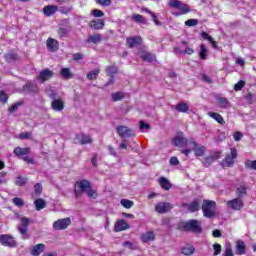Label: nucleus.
Listing matches in <instances>:
<instances>
[{"label": "nucleus", "mask_w": 256, "mask_h": 256, "mask_svg": "<svg viewBox=\"0 0 256 256\" xmlns=\"http://www.w3.org/2000/svg\"><path fill=\"white\" fill-rule=\"evenodd\" d=\"M82 193H87L88 197H91L92 199L97 197V193L91 189V182L87 180H81L75 184L76 197H80Z\"/></svg>", "instance_id": "f257e3e1"}, {"label": "nucleus", "mask_w": 256, "mask_h": 256, "mask_svg": "<svg viewBox=\"0 0 256 256\" xmlns=\"http://www.w3.org/2000/svg\"><path fill=\"white\" fill-rule=\"evenodd\" d=\"M191 151H194L197 157H203V155H205V147L199 146L193 138L189 139V148L182 150L181 153L186 157H189Z\"/></svg>", "instance_id": "f03ea898"}, {"label": "nucleus", "mask_w": 256, "mask_h": 256, "mask_svg": "<svg viewBox=\"0 0 256 256\" xmlns=\"http://www.w3.org/2000/svg\"><path fill=\"white\" fill-rule=\"evenodd\" d=\"M217 208V203L213 200H204L202 204V213L206 219H213L217 212L215 209Z\"/></svg>", "instance_id": "7ed1b4c3"}, {"label": "nucleus", "mask_w": 256, "mask_h": 256, "mask_svg": "<svg viewBox=\"0 0 256 256\" xmlns=\"http://www.w3.org/2000/svg\"><path fill=\"white\" fill-rule=\"evenodd\" d=\"M237 159V149L231 148L230 154H227L225 159L221 162L222 167H233Z\"/></svg>", "instance_id": "20e7f679"}, {"label": "nucleus", "mask_w": 256, "mask_h": 256, "mask_svg": "<svg viewBox=\"0 0 256 256\" xmlns=\"http://www.w3.org/2000/svg\"><path fill=\"white\" fill-rule=\"evenodd\" d=\"M169 5L170 7H172V9H178V11H181L182 13H191V8L189 7V5L179 0H170Z\"/></svg>", "instance_id": "39448f33"}, {"label": "nucleus", "mask_w": 256, "mask_h": 256, "mask_svg": "<svg viewBox=\"0 0 256 256\" xmlns=\"http://www.w3.org/2000/svg\"><path fill=\"white\" fill-rule=\"evenodd\" d=\"M184 229L193 233H201V222L195 219L189 220L184 224Z\"/></svg>", "instance_id": "423d86ee"}, {"label": "nucleus", "mask_w": 256, "mask_h": 256, "mask_svg": "<svg viewBox=\"0 0 256 256\" xmlns=\"http://www.w3.org/2000/svg\"><path fill=\"white\" fill-rule=\"evenodd\" d=\"M116 131L119 137H123V138L135 137V130L127 126H118L116 128Z\"/></svg>", "instance_id": "0eeeda50"}, {"label": "nucleus", "mask_w": 256, "mask_h": 256, "mask_svg": "<svg viewBox=\"0 0 256 256\" xmlns=\"http://www.w3.org/2000/svg\"><path fill=\"white\" fill-rule=\"evenodd\" d=\"M50 99H53L51 108L53 111L61 112L65 109V101L63 99H55V94H49Z\"/></svg>", "instance_id": "6e6552de"}, {"label": "nucleus", "mask_w": 256, "mask_h": 256, "mask_svg": "<svg viewBox=\"0 0 256 256\" xmlns=\"http://www.w3.org/2000/svg\"><path fill=\"white\" fill-rule=\"evenodd\" d=\"M173 145L176 147H186V149H189L191 146H189V140L183 136V134H178L176 137L173 139Z\"/></svg>", "instance_id": "1a4fd4ad"}, {"label": "nucleus", "mask_w": 256, "mask_h": 256, "mask_svg": "<svg viewBox=\"0 0 256 256\" xmlns=\"http://www.w3.org/2000/svg\"><path fill=\"white\" fill-rule=\"evenodd\" d=\"M69 225H71V218L59 219L53 223V229L55 231H63V229H67Z\"/></svg>", "instance_id": "9d476101"}, {"label": "nucleus", "mask_w": 256, "mask_h": 256, "mask_svg": "<svg viewBox=\"0 0 256 256\" xmlns=\"http://www.w3.org/2000/svg\"><path fill=\"white\" fill-rule=\"evenodd\" d=\"M171 209H173V204L169 202H159L155 206L156 213H160L161 215L169 213Z\"/></svg>", "instance_id": "9b49d317"}, {"label": "nucleus", "mask_w": 256, "mask_h": 256, "mask_svg": "<svg viewBox=\"0 0 256 256\" xmlns=\"http://www.w3.org/2000/svg\"><path fill=\"white\" fill-rule=\"evenodd\" d=\"M0 243L4 247H17V242L15 241V238L8 234L0 235Z\"/></svg>", "instance_id": "f8f14e48"}, {"label": "nucleus", "mask_w": 256, "mask_h": 256, "mask_svg": "<svg viewBox=\"0 0 256 256\" xmlns=\"http://www.w3.org/2000/svg\"><path fill=\"white\" fill-rule=\"evenodd\" d=\"M21 226H18V231L23 235V239H27V227H29V223H31V219L27 217H21Z\"/></svg>", "instance_id": "ddd939ff"}, {"label": "nucleus", "mask_w": 256, "mask_h": 256, "mask_svg": "<svg viewBox=\"0 0 256 256\" xmlns=\"http://www.w3.org/2000/svg\"><path fill=\"white\" fill-rule=\"evenodd\" d=\"M243 205V200L241 198H234L227 202V207L232 209V211H241Z\"/></svg>", "instance_id": "4468645a"}, {"label": "nucleus", "mask_w": 256, "mask_h": 256, "mask_svg": "<svg viewBox=\"0 0 256 256\" xmlns=\"http://www.w3.org/2000/svg\"><path fill=\"white\" fill-rule=\"evenodd\" d=\"M127 229H131V225H129V223H127V221L123 219L117 220L114 224V231L116 233H119L121 231H127Z\"/></svg>", "instance_id": "2eb2a0df"}, {"label": "nucleus", "mask_w": 256, "mask_h": 256, "mask_svg": "<svg viewBox=\"0 0 256 256\" xmlns=\"http://www.w3.org/2000/svg\"><path fill=\"white\" fill-rule=\"evenodd\" d=\"M46 47L48 51L55 53L56 51H59V41L53 38H48L46 41Z\"/></svg>", "instance_id": "dca6fc26"}, {"label": "nucleus", "mask_w": 256, "mask_h": 256, "mask_svg": "<svg viewBox=\"0 0 256 256\" xmlns=\"http://www.w3.org/2000/svg\"><path fill=\"white\" fill-rule=\"evenodd\" d=\"M53 77V71L49 69L42 70L38 76V81L40 83H45V81H49Z\"/></svg>", "instance_id": "f3484780"}, {"label": "nucleus", "mask_w": 256, "mask_h": 256, "mask_svg": "<svg viewBox=\"0 0 256 256\" xmlns=\"http://www.w3.org/2000/svg\"><path fill=\"white\" fill-rule=\"evenodd\" d=\"M185 207H187L190 213H195L196 211H199V209H201V201L199 199H196L190 204H185Z\"/></svg>", "instance_id": "a211bd4d"}, {"label": "nucleus", "mask_w": 256, "mask_h": 256, "mask_svg": "<svg viewBox=\"0 0 256 256\" xmlns=\"http://www.w3.org/2000/svg\"><path fill=\"white\" fill-rule=\"evenodd\" d=\"M247 253V245L243 242V240L236 241V255H245Z\"/></svg>", "instance_id": "6ab92c4d"}, {"label": "nucleus", "mask_w": 256, "mask_h": 256, "mask_svg": "<svg viewBox=\"0 0 256 256\" xmlns=\"http://www.w3.org/2000/svg\"><path fill=\"white\" fill-rule=\"evenodd\" d=\"M126 43L130 49H133V47H137V45H141V37L135 36V37L127 38Z\"/></svg>", "instance_id": "aec40b11"}, {"label": "nucleus", "mask_w": 256, "mask_h": 256, "mask_svg": "<svg viewBox=\"0 0 256 256\" xmlns=\"http://www.w3.org/2000/svg\"><path fill=\"white\" fill-rule=\"evenodd\" d=\"M76 139L78 143H80V145H87L89 143H93V139H91V136L85 134L77 135Z\"/></svg>", "instance_id": "412c9836"}, {"label": "nucleus", "mask_w": 256, "mask_h": 256, "mask_svg": "<svg viewBox=\"0 0 256 256\" xmlns=\"http://www.w3.org/2000/svg\"><path fill=\"white\" fill-rule=\"evenodd\" d=\"M90 27L91 29H103V27H105V21H103L102 19H98V20H91L90 21Z\"/></svg>", "instance_id": "4be33fe9"}, {"label": "nucleus", "mask_w": 256, "mask_h": 256, "mask_svg": "<svg viewBox=\"0 0 256 256\" xmlns=\"http://www.w3.org/2000/svg\"><path fill=\"white\" fill-rule=\"evenodd\" d=\"M43 13L46 17H51V15H55L57 13V6L55 5H48L43 8Z\"/></svg>", "instance_id": "5701e85b"}, {"label": "nucleus", "mask_w": 256, "mask_h": 256, "mask_svg": "<svg viewBox=\"0 0 256 256\" xmlns=\"http://www.w3.org/2000/svg\"><path fill=\"white\" fill-rule=\"evenodd\" d=\"M141 241L143 243H149V241H155V233L153 231H149V232L142 234Z\"/></svg>", "instance_id": "b1692460"}, {"label": "nucleus", "mask_w": 256, "mask_h": 256, "mask_svg": "<svg viewBox=\"0 0 256 256\" xmlns=\"http://www.w3.org/2000/svg\"><path fill=\"white\" fill-rule=\"evenodd\" d=\"M43 251H45V244H37V245L32 247L31 255L39 256L40 253H42Z\"/></svg>", "instance_id": "393cba45"}, {"label": "nucleus", "mask_w": 256, "mask_h": 256, "mask_svg": "<svg viewBox=\"0 0 256 256\" xmlns=\"http://www.w3.org/2000/svg\"><path fill=\"white\" fill-rule=\"evenodd\" d=\"M29 153H31V148L29 147H26V148L17 147L14 149V155H16L17 157H21V155H29Z\"/></svg>", "instance_id": "a878e982"}, {"label": "nucleus", "mask_w": 256, "mask_h": 256, "mask_svg": "<svg viewBox=\"0 0 256 256\" xmlns=\"http://www.w3.org/2000/svg\"><path fill=\"white\" fill-rule=\"evenodd\" d=\"M106 73L108 75V77H111L110 80L108 81L107 85H112L113 83V75H115V73H117V66H109L106 69Z\"/></svg>", "instance_id": "bb28decb"}, {"label": "nucleus", "mask_w": 256, "mask_h": 256, "mask_svg": "<svg viewBox=\"0 0 256 256\" xmlns=\"http://www.w3.org/2000/svg\"><path fill=\"white\" fill-rule=\"evenodd\" d=\"M209 117L214 119V121H217L220 125H225V119H223V116L221 114L216 112H208Z\"/></svg>", "instance_id": "cd10ccee"}, {"label": "nucleus", "mask_w": 256, "mask_h": 256, "mask_svg": "<svg viewBox=\"0 0 256 256\" xmlns=\"http://www.w3.org/2000/svg\"><path fill=\"white\" fill-rule=\"evenodd\" d=\"M141 59L143 61H147L148 63H153V61H156L157 57L153 53H144L141 55Z\"/></svg>", "instance_id": "c85d7f7f"}, {"label": "nucleus", "mask_w": 256, "mask_h": 256, "mask_svg": "<svg viewBox=\"0 0 256 256\" xmlns=\"http://www.w3.org/2000/svg\"><path fill=\"white\" fill-rule=\"evenodd\" d=\"M159 183L162 189H165V191H169V189H171V183L167 178L161 177L159 179Z\"/></svg>", "instance_id": "c756f323"}, {"label": "nucleus", "mask_w": 256, "mask_h": 256, "mask_svg": "<svg viewBox=\"0 0 256 256\" xmlns=\"http://www.w3.org/2000/svg\"><path fill=\"white\" fill-rule=\"evenodd\" d=\"M103 40V36L101 34H94L89 36L88 38V43H101V41Z\"/></svg>", "instance_id": "7c9ffc66"}, {"label": "nucleus", "mask_w": 256, "mask_h": 256, "mask_svg": "<svg viewBox=\"0 0 256 256\" xmlns=\"http://www.w3.org/2000/svg\"><path fill=\"white\" fill-rule=\"evenodd\" d=\"M217 101H218V105H219L220 109L229 108V100H227V98L219 97V98H217Z\"/></svg>", "instance_id": "2f4dec72"}, {"label": "nucleus", "mask_w": 256, "mask_h": 256, "mask_svg": "<svg viewBox=\"0 0 256 256\" xmlns=\"http://www.w3.org/2000/svg\"><path fill=\"white\" fill-rule=\"evenodd\" d=\"M60 75L63 79H71L73 77V73H71V69L69 68H62Z\"/></svg>", "instance_id": "473e14b6"}, {"label": "nucleus", "mask_w": 256, "mask_h": 256, "mask_svg": "<svg viewBox=\"0 0 256 256\" xmlns=\"http://www.w3.org/2000/svg\"><path fill=\"white\" fill-rule=\"evenodd\" d=\"M175 109L179 113H187L189 111V105L187 103H178Z\"/></svg>", "instance_id": "72a5a7b5"}, {"label": "nucleus", "mask_w": 256, "mask_h": 256, "mask_svg": "<svg viewBox=\"0 0 256 256\" xmlns=\"http://www.w3.org/2000/svg\"><path fill=\"white\" fill-rule=\"evenodd\" d=\"M111 99L114 102L123 101V99H125V93H123V92L112 93L111 94Z\"/></svg>", "instance_id": "f704fd0d"}, {"label": "nucleus", "mask_w": 256, "mask_h": 256, "mask_svg": "<svg viewBox=\"0 0 256 256\" xmlns=\"http://www.w3.org/2000/svg\"><path fill=\"white\" fill-rule=\"evenodd\" d=\"M34 205L36 207V211H41V209H45V200L38 198L34 201Z\"/></svg>", "instance_id": "c9c22d12"}, {"label": "nucleus", "mask_w": 256, "mask_h": 256, "mask_svg": "<svg viewBox=\"0 0 256 256\" xmlns=\"http://www.w3.org/2000/svg\"><path fill=\"white\" fill-rule=\"evenodd\" d=\"M182 253L183 255H186V256L193 255V253H195V247L191 245H187L182 248Z\"/></svg>", "instance_id": "e433bc0d"}, {"label": "nucleus", "mask_w": 256, "mask_h": 256, "mask_svg": "<svg viewBox=\"0 0 256 256\" xmlns=\"http://www.w3.org/2000/svg\"><path fill=\"white\" fill-rule=\"evenodd\" d=\"M201 36L206 40L209 41L214 49H217V42L213 40V37L209 36L207 32H202Z\"/></svg>", "instance_id": "4c0bfd02"}, {"label": "nucleus", "mask_w": 256, "mask_h": 256, "mask_svg": "<svg viewBox=\"0 0 256 256\" xmlns=\"http://www.w3.org/2000/svg\"><path fill=\"white\" fill-rule=\"evenodd\" d=\"M25 88L28 89V91H30V93H38L39 92V87H37L35 85V83H33V82H28L25 85Z\"/></svg>", "instance_id": "58836bf2"}, {"label": "nucleus", "mask_w": 256, "mask_h": 256, "mask_svg": "<svg viewBox=\"0 0 256 256\" xmlns=\"http://www.w3.org/2000/svg\"><path fill=\"white\" fill-rule=\"evenodd\" d=\"M236 193L238 195V198L241 199V197H244V195H247V188L245 185H240L237 187Z\"/></svg>", "instance_id": "ea45409f"}, {"label": "nucleus", "mask_w": 256, "mask_h": 256, "mask_svg": "<svg viewBox=\"0 0 256 256\" xmlns=\"http://www.w3.org/2000/svg\"><path fill=\"white\" fill-rule=\"evenodd\" d=\"M122 207H124L125 209H131V207H133V205H135V203L129 199H122L120 201Z\"/></svg>", "instance_id": "a19ab883"}, {"label": "nucleus", "mask_w": 256, "mask_h": 256, "mask_svg": "<svg viewBox=\"0 0 256 256\" xmlns=\"http://www.w3.org/2000/svg\"><path fill=\"white\" fill-rule=\"evenodd\" d=\"M207 47H205V45H200V59H202L203 61H205V59H207Z\"/></svg>", "instance_id": "79ce46f5"}, {"label": "nucleus", "mask_w": 256, "mask_h": 256, "mask_svg": "<svg viewBox=\"0 0 256 256\" xmlns=\"http://www.w3.org/2000/svg\"><path fill=\"white\" fill-rule=\"evenodd\" d=\"M245 167L246 169H253L256 171V160H246Z\"/></svg>", "instance_id": "37998d69"}, {"label": "nucleus", "mask_w": 256, "mask_h": 256, "mask_svg": "<svg viewBox=\"0 0 256 256\" xmlns=\"http://www.w3.org/2000/svg\"><path fill=\"white\" fill-rule=\"evenodd\" d=\"M27 183V177H21L18 176L15 181V185H18V187H23Z\"/></svg>", "instance_id": "c03bdc74"}, {"label": "nucleus", "mask_w": 256, "mask_h": 256, "mask_svg": "<svg viewBox=\"0 0 256 256\" xmlns=\"http://www.w3.org/2000/svg\"><path fill=\"white\" fill-rule=\"evenodd\" d=\"M99 75V70H93L87 74V79L93 81V79H97Z\"/></svg>", "instance_id": "a18cd8bd"}, {"label": "nucleus", "mask_w": 256, "mask_h": 256, "mask_svg": "<svg viewBox=\"0 0 256 256\" xmlns=\"http://www.w3.org/2000/svg\"><path fill=\"white\" fill-rule=\"evenodd\" d=\"M133 21L136 23H145V18L140 14H135L132 16Z\"/></svg>", "instance_id": "49530a36"}, {"label": "nucleus", "mask_w": 256, "mask_h": 256, "mask_svg": "<svg viewBox=\"0 0 256 256\" xmlns=\"http://www.w3.org/2000/svg\"><path fill=\"white\" fill-rule=\"evenodd\" d=\"M199 23L198 19H189L187 21H185V25L187 27H195V25H197Z\"/></svg>", "instance_id": "de8ad7c7"}, {"label": "nucleus", "mask_w": 256, "mask_h": 256, "mask_svg": "<svg viewBox=\"0 0 256 256\" xmlns=\"http://www.w3.org/2000/svg\"><path fill=\"white\" fill-rule=\"evenodd\" d=\"M68 33H69V29H67V28H60L58 30V35L61 39H63V37H66L68 35Z\"/></svg>", "instance_id": "09e8293b"}, {"label": "nucleus", "mask_w": 256, "mask_h": 256, "mask_svg": "<svg viewBox=\"0 0 256 256\" xmlns=\"http://www.w3.org/2000/svg\"><path fill=\"white\" fill-rule=\"evenodd\" d=\"M12 201H13L14 205H16V207H23V205H25V202H23V199H21L19 197L13 198Z\"/></svg>", "instance_id": "8fccbe9b"}, {"label": "nucleus", "mask_w": 256, "mask_h": 256, "mask_svg": "<svg viewBox=\"0 0 256 256\" xmlns=\"http://www.w3.org/2000/svg\"><path fill=\"white\" fill-rule=\"evenodd\" d=\"M97 5H101L102 7H109L111 5V0H96Z\"/></svg>", "instance_id": "3c124183"}, {"label": "nucleus", "mask_w": 256, "mask_h": 256, "mask_svg": "<svg viewBox=\"0 0 256 256\" xmlns=\"http://www.w3.org/2000/svg\"><path fill=\"white\" fill-rule=\"evenodd\" d=\"M22 105H23V103H21V102L15 103L14 105H12L9 108L10 113H15V111H17V109H19V107H21Z\"/></svg>", "instance_id": "603ef678"}, {"label": "nucleus", "mask_w": 256, "mask_h": 256, "mask_svg": "<svg viewBox=\"0 0 256 256\" xmlns=\"http://www.w3.org/2000/svg\"><path fill=\"white\" fill-rule=\"evenodd\" d=\"M243 87H245V81L240 80L238 83L235 84L234 89L236 91H241V89H243Z\"/></svg>", "instance_id": "864d4df0"}, {"label": "nucleus", "mask_w": 256, "mask_h": 256, "mask_svg": "<svg viewBox=\"0 0 256 256\" xmlns=\"http://www.w3.org/2000/svg\"><path fill=\"white\" fill-rule=\"evenodd\" d=\"M123 247H127V249H131V250L137 249V246H135V244H133V242H130V241L124 242Z\"/></svg>", "instance_id": "5fc2aeb1"}, {"label": "nucleus", "mask_w": 256, "mask_h": 256, "mask_svg": "<svg viewBox=\"0 0 256 256\" xmlns=\"http://www.w3.org/2000/svg\"><path fill=\"white\" fill-rule=\"evenodd\" d=\"M151 126L143 121H140V131H149Z\"/></svg>", "instance_id": "6e6d98bb"}, {"label": "nucleus", "mask_w": 256, "mask_h": 256, "mask_svg": "<svg viewBox=\"0 0 256 256\" xmlns=\"http://www.w3.org/2000/svg\"><path fill=\"white\" fill-rule=\"evenodd\" d=\"M213 249H214L215 256L221 255V244H214Z\"/></svg>", "instance_id": "4d7b16f0"}, {"label": "nucleus", "mask_w": 256, "mask_h": 256, "mask_svg": "<svg viewBox=\"0 0 256 256\" xmlns=\"http://www.w3.org/2000/svg\"><path fill=\"white\" fill-rule=\"evenodd\" d=\"M92 15L94 17H103V15H105V13L103 11L99 10V9H94L92 11Z\"/></svg>", "instance_id": "13d9d810"}, {"label": "nucleus", "mask_w": 256, "mask_h": 256, "mask_svg": "<svg viewBox=\"0 0 256 256\" xmlns=\"http://www.w3.org/2000/svg\"><path fill=\"white\" fill-rule=\"evenodd\" d=\"M34 191L36 195H40L41 191H43V186L40 183L35 184Z\"/></svg>", "instance_id": "bf43d9fd"}, {"label": "nucleus", "mask_w": 256, "mask_h": 256, "mask_svg": "<svg viewBox=\"0 0 256 256\" xmlns=\"http://www.w3.org/2000/svg\"><path fill=\"white\" fill-rule=\"evenodd\" d=\"M7 99H9V97L0 90V102L1 103H7Z\"/></svg>", "instance_id": "052dcab7"}, {"label": "nucleus", "mask_w": 256, "mask_h": 256, "mask_svg": "<svg viewBox=\"0 0 256 256\" xmlns=\"http://www.w3.org/2000/svg\"><path fill=\"white\" fill-rule=\"evenodd\" d=\"M5 177H7V172L5 171L0 172V185L3 183H7V180H5Z\"/></svg>", "instance_id": "680f3d73"}, {"label": "nucleus", "mask_w": 256, "mask_h": 256, "mask_svg": "<svg viewBox=\"0 0 256 256\" xmlns=\"http://www.w3.org/2000/svg\"><path fill=\"white\" fill-rule=\"evenodd\" d=\"M195 53V50L191 47H186L185 50L183 51L182 55H193Z\"/></svg>", "instance_id": "e2e57ef3"}, {"label": "nucleus", "mask_w": 256, "mask_h": 256, "mask_svg": "<svg viewBox=\"0 0 256 256\" xmlns=\"http://www.w3.org/2000/svg\"><path fill=\"white\" fill-rule=\"evenodd\" d=\"M19 139H31V133H29V132H22L19 135Z\"/></svg>", "instance_id": "0e129e2a"}, {"label": "nucleus", "mask_w": 256, "mask_h": 256, "mask_svg": "<svg viewBox=\"0 0 256 256\" xmlns=\"http://www.w3.org/2000/svg\"><path fill=\"white\" fill-rule=\"evenodd\" d=\"M224 256H234L233 249H231V246H226Z\"/></svg>", "instance_id": "69168bd1"}, {"label": "nucleus", "mask_w": 256, "mask_h": 256, "mask_svg": "<svg viewBox=\"0 0 256 256\" xmlns=\"http://www.w3.org/2000/svg\"><path fill=\"white\" fill-rule=\"evenodd\" d=\"M233 137H234V140L241 141V139H243V134L241 132H235Z\"/></svg>", "instance_id": "338daca9"}, {"label": "nucleus", "mask_w": 256, "mask_h": 256, "mask_svg": "<svg viewBox=\"0 0 256 256\" xmlns=\"http://www.w3.org/2000/svg\"><path fill=\"white\" fill-rule=\"evenodd\" d=\"M170 165H174V166L179 165V159H177V157H171L170 158Z\"/></svg>", "instance_id": "774afa93"}]
</instances>
